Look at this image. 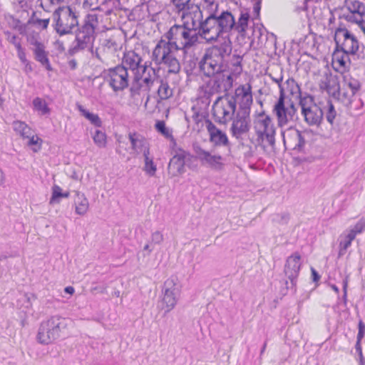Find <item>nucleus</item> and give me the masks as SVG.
I'll return each instance as SVG.
<instances>
[{
  "mask_svg": "<svg viewBox=\"0 0 365 365\" xmlns=\"http://www.w3.org/2000/svg\"><path fill=\"white\" fill-rule=\"evenodd\" d=\"M163 240V235L160 231H155L151 235V242L154 244H160Z\"/></svg>",
  "mask_w": 365,
  "mask_h": 365,
  "instance_id": "52",
  "label": "nucleus"
},
{
  "mask_svg": "<svg viewBox=\"0 0 365 365\" xmlns=\"http://www.w3.org/2000/svg\"><path fill=\"white\" fill-rule=\"evenodd\" d=\"M173 89L168 82L160 80V86L158 89V95L161 100H167L173 96Z\"/></svg>",
  "mask_w": 365,
  "mask_h": 365,
  "instance_id": "40",
  "label": "nucleus"
},
{
  "mask_svg": "<svg viewBox=\"0 0 365 365\" xmlns=\"http://www.w3.org/2000/svg\"><path fill=\"white\" fill-rule=\"evenodd\" d=\"M9 41L10 43H11L12 44H15L17 42H19L20 41L19 40L18 37L15 35H12L11 36H9Z\"/></svg>",
  "mask_w": 365,
  "mask_h": 365,
  "instance_id": "61",
  "label": "nucleus"
},
{
  "mask_svg": "<svg viewBox=\"0 0 365 365\" xmlns=\"http://www.w3.org/2000/svg\"><path fill=\"white\" fill-rule=\"evenodd\" d=\"M242 71V67L240 66V62H237V64L235 66V73L238 75L241 73Z\"/></svg>",
  "mask_w": 365,
  "mask_h": 365,
  "instance_id": "64",
  "label": "nucleus"
},
{
  "mask_svg": "<svg viewBox=\"0 0 365 365\" xmlns=\"http://www.w3.org/2000/svg\"><path fill=\"white\" fill-rule=\"evenodd\" d=\"M323 111L327 122L331 125H334L338 117V113L333 103L328 101Z\"/></svg>",
  "mask_w": 365,
  "mask_h": 365,
  "instance_id": "39",
  "label": "nucleus"
},
{
  "mask_svg": "<svg viewBox=\"0 0 365 365\" xmlns=\"http://www.w3.org/2000/svg\"><path fill=\"white\" fill-rule=\"evenodd\" d=\"M32 104L34 110L38 112L39 115H44L49 114L50 108L44 99L36 97L33 100Z\"/></svg>",
  "mask_w": 365,
  "mask_h": 365,
  "instance_id": "38",
  "label": "nucleus"
},
{
  "mask_svg": "<svg viewBox=\"0 0 365 365\" xmlns=\"http://www.w3.org/2000/svg\"><path fill=\"white\" fill-rule=\"evenodd\" d=\"M28 41L32 46L31 49L35 59L41 63L46 70L51 71L52 68L48 58V53L46 51V46L40 40L39 36L36 35L31 36L28 38Z\"/></svg>",
  "mask_w": 365,
  "mask_h": 365,
  "instance_id": "20",
  "label": "nucleus"
},
{
  "mask_svg": "<svg viewBox=\"0 0 365 365\" xmlns=\"http://www.w3.org/2000/svg\"><path fill=\"white\" fill-rule=\"evenodd\" d=\"M202 6L207 11L208 16H219V4L215 0H204Z\"/></svg>",
  "mask_w": 365,
  "mask_h": 365,
  "instance_id": "43",
  "label": "nucleus"
},
{
  "mask_svg": "<svg viewBox=\"0 0 365 365\" xmlns=\"http://www.w3.org/2000/svg\"><path fill=\"white\" fill-rule=\"evenodd\" d=\"M194 151L201 164L212 170L220 172L224 170L226 159L214 150H207L200 146H195Z\"/></svg>",
  "mask_w": 365,
  "mask_h": 365,
  "instance_id": "13",
  "label": "nucleus"
},
{
  "mask_svg": "<svg viewBox=\"0 0 365 365\" xmlns=\"http://www.w3.org/2000/svg\"><path fill=\"white\" fill-rule=\"evenodd\" d=\"M348 13L344 14L345 19L356 24L365 21V4L357 0L346 1Z\"/></svg>",
  "mask_w": 365,
  "mask_h": 365,
  "instance_id": "22",
  "label": "nucleus"
},
{
  "mask_svg": "<svg viewBox=\"0 0 365 365\" xmlns=\"http://www.w3.org/2000/svg\"><path fill=\"white\" fill-rule=\"evenodd\" d=\"M205 123L210 143L215 146L227 147L230 145L228 137L225 132L217 128L210 120H207Z\"/></svg>",
  "mask_w": 365,
  "mask_h": 365,
  "instance_id": "26",
  "label": "nucleus"
},
{
  "mask_svg": "<svg viewBox=\"0 0 365 365\" xmlns=\"http://www.w3.org/2000/svg\"><path fill=\"white\" fill-rule=\"evenodd\" d=\"M65 292L73 294L74 293V288L71 286L66 287L64 289Z\"/></svg>",
  "mask_w": 365,
  "mask_h": 365,
  "instance_id": "63",
  "label": "nucleus"
},
{
  "mask_svg": "<svg viewBox=\"0 0 365 365\" xmlns=\"http://www.w3.org/2000/svg\"><path fill=\"white\" fill-rule=\"evenodd\" d=\"M210 78L205 83L203 89L207 96H213L227 91L233 86V73L227 71L210 75Z\"/></svg>",
  "mask_w": 365,
  "mask_h": 365,
  "instance_id": "9",
  "label": "nucleus"
},
{
  "mask_svg": "<svg viewBox=\"0 0 365 365\" xmlns=\"http://www.w3.org/2000/svg\"><path fill=\"white\" fill-rule=\"evenodd\" d=\"M355 349H356V351L358 353V354H362V348H361V341H359L357 339L356 345H355Z\"/></svg>",
  "mask_w": 365,
  "mask_h": 365,
  "instance_id": "60",
  "label": "nucleus"
},
{
  "mask_svg": "<svg viewBox=\"0 0 365 365\" xmlns=\"http://www.w3.org/2000/svg\"><path fill=\"white\" fill-rule=\"evenodd\" d=\"M365 334V325L362 322L359 323V332L357 334V339L361 341Z\"/></svg>",
  "mask_w": 365,
  "mask_h": 365,
  "instance_id": "56",
  "label": "nucleus"
},
{
  "mask_svg": "<svg viewBox=\"0 0 365 365\" xmlns=\"http://www.w3.org/2000/svg\"><path fill=\"white\" fill-rule=\"evenodd\" d=\"M253 129L257 145L265 153L274 151L277 128L272 117L265 111L256 114L253 120Z\"/></svg>",
  "mask_w": 365,
  "mask_h": 365,
  "instance_id": "2",
  "label": "nucleus"
},
{
  "mask_svg": "<svg viewBox=\"0 0 365 365\" xmlns=\"http://www.w3.org/2000/svg\"><path fill=\"white\" fill-rule=\"evenodd\" d=\"M318 84L321 91H327L331 96H334L338 90L337 79L327 71L320 76Z\"/></svg>",
  "mask_w": 365,
  "mask_h": 365,
  "instance_id": "29",
  "label": "nucleus"
},
{
  "mask_svg": "<svg viewBox=\"0 0 365 365\" xmlns=\"http://www.w3.org/2000/svg\"><path fill=\"white\" fill-rule=\"evenodd\" d=\"M355 237L348 230L344 231L339 237V255L342 256L351 246Z\"/></svg>",
  "mask_w": 365,
  "mask_h": 365,
  "instance_id": "33",
  "label": "nucleus"
},
{
  "mask_svg": "<svg viewBox=\"0 0 365 365\" xmlns=\"http://www.w3.org/2000/svg\"><path fill=\"white\" fill-rule=\"evenodd\" d=\"M231 26L230 16L222 11L219 16H207L200 22L198 34L207 43L216 41L223 34H228V29Z\"/></svg>",
  "mask_w": 365,
  "mask_h": 365,
  "instance_id": "3",
  "label": "nucleus"
},
{
  "mask_svg": "<svg viewBox=\"0 0 365 365\" xmlns=\"http://www.w3.org/2000/svg\"><path fill=\"white\" fill-rule=\"evenodd\" d=\"M180 295V287L175 279L170 278L164 283L162 309L169 312L175 307Z\"/></svg>",
  "mask_w": 365,
  "mask_h": 365,
  "instance_id": "16",
  "label": "nucleus"
},
{
  "mask_svg": "<svg viewBox=\"0 0 365 365\" xmlns=\"http://www.w3.org/2000/svg\"><path fill=\"white\" fill-rule=\"evenodd\" d=\"M105 79L114 91H123L128 86V73L121 66L108 69L105 74Z\"/></svg>",
  "mask_w": 365,
  "mask_h": 365,
  "instance_id": "15",
  "label": "nucleus"
},
{
  "mask_svg": "<svg viewBox=\"0 0 365 365\" xmlns=\"http://www.w3.org/2000/svg\"><path fill=\"white\" fill-rule=\"evenodd\" d=\"M6 182V175L2 169L0 168V186L4 185Z\"/></svg>",
  "mask_w": 365,
  "mask_h": 365,
  "instance_id": "59",
  "label": "nucleus"
},
{
  "mask_svg": "<svg viewBox=\"0 0 365 365\" xmlns=\"http://www.w3.org/2000/svg\"><path fill=\"white\" fill-rule=\"evenodd\" d=\"M334 41L336 46V49L351 55L356 54L359 48L356 37L344 28L336 29Z\"/></svg>",
  "mask_w": 365,
  "mask_h": 365,
  "instance_id": "14",
  "label": "nucleus"
},
{
  "mask_svg": "<svg viewBox=\"0 0 365 365\" xmlns=\"http://www.w3.org/2000/svg\"><path fill=\"white\" fill-rule=\"evenodd\" d=\"M103 46L108 49L115 50L117 48V43L111 38H106L103 40Z\"/></svg>",
  "mask_w": 365,
  "mask_h": 365,
  "instance_id": "53",
  "label": "nucleus"
},
{
  "mask_svg": "<svg viewBox=\"0 0 365 365\" xmlns=\"http://www.w3.org/2000/svg\"><path fill=\"white\" fill-rule=\"evenodd\" d=\"M150 65V62L145 61L143 68L133 76L131 91H149L155 83L158 81L157 71Z\"/></svg>",
  "mask_w": 365,
  "mask_h": 365,
  "instance_id": "11",
  "label": "nucleus"
},
{
  "mask_svg": "<svg viewBox=\"0 0 365 365\" xmlns=\"http://www.w3.org/2000/svg\"><path fill=\"white\" fill-rule=\"evenodd\" d=\"M347 230L356 238L357 235L365 231V217H361L353 227Z\"/></svg>",
  "mask_w": 365,
  "mask_h": 365,
  "instance_id": "46",
  "label": "nucleus"
},
{
  "mask_svg": "<svg viewBox=\"0 0 365 365\" xmlns=\"http://www.w3.org/2000/svg\"><path fill=\"white\" fill-rule=\"evenodd\" d=\"M301 264V257L297 252L294 253L287 259L284 273L293 285H294L295 279L298 277Z\"/></svg>",
  "mask_w": 365,
  "mask_h": 365,
  "instance_id": "28",
  "label": "nucleus"
},
{
  "mask_svg": "<svg viewBox=\"0 0 365 365\" xmlns=\"http://www.w3.org/2000/svg\"><path fill=\"white\" fill-rule=\"evenodd\" d=\"M26 139L29 140L27 143L29 146H34V148H32V150L34 152H37L38 150H40L42 143V140L38 135H34V133H33L30 135V137L26 138Z\"/></svg>",
  "mask_w": 365,
  "mask_h": 365,
  "instance_id": "48",
  "label": "nucleus"
},
{
  "mask_svg": "<svg viewBox=\"0 0 365 365\" xmlns=\"http://www.w3.org/2000/svg\"><path fill=\"white\" fill-rule=\"evenodd\" d=\"M38 24L41 26L43 29H46L48 27V25L49 24V19H38L37 21Z\"/></svg>",
  "mask_w": 365,
  "mask_h": 365,
  "instance_id": "57",
  "label": "nucleus"
},
{
  "mask_svg": "<svg viewBox=\"0 0 365 365\" xmlns=\"http://www.w3.org/2000/svg\"><path fill=\"white\" fill-rule=\"evenodd\" d=\"M60 197H63L62 189L60 186L54 185L52 187V195L49 203L51 205L58 204L60 202Z\"/></svg>",
  "mask_w": 365,
  "mask_h": 365,
  "instance_id": "47",
  "label": "nucleus"
},
{
  "mask_svg": "<svg viewBox=\"0 0 365 365\" xmlns=\"http://www.w3.org/2000/svg\"><path fill=\"white\" fill-rule=\"evenodd\" d=\"M53 19L55 22V29L60 35L70 34L78 24V16L71 7H63L56 10L53 14Z\"/></svg>",
  "mask_w": 365,
  "mask_h": 365,
  "instance_id": "10",
  "label": "nucleus"
},
{
  "mask_svg": "<svg viewBox=\"0 0 365 365\" xmlns=\"http://www.w3.org/2000/svg\"><path fill=\"white\" fill-rule=\"evenodd\" d=\"M269 76L272 78V80L277 83L278 87L279 88V95H281V91L284 93V88L282 85V81L283 80V76L282 73L279 74L277 76H274L272 73L269 74Z\"/></svg>",
  "mask_w": 365,
  "mask_h": 365,
  "instance_id": "50",
  "label": "nucleus"
},
{
  "mask_svg": "<svg viewBox=\"0 0 365 365\" xmlns=\"http://www.w3.org/2000/svg\"><path fill=\"white\" fill-rule=\"evenodd\" d=\"M190 157V154L184 150L180 149L177 151L168 164V170L170 177L173 178L183 174L185 172V161Z\"/></svg>",
  "mask_w": 365,
  "mask_h": 365,
  "instance_id": "23",
  "label": "nucleus"
},
{
  "mask_svg": "<svg viewBox=\"0 0 365 365\" xmlns=\"http://www.w3.org/2000/svg\"><path fill=\"white\" fill-rule=\"evenodd\" d=\"M128 138L131 144V148L136 154H150L149 145L147 140L142 135L136 133H130Z\"/></svg>",
  "mask_w": 365,
  "mask_h": 365,
  "instance_id": "30",
  "label": "nucleus"
},
{
  "mask_svg": "<svg viewBox=\"0 0 365 365\" xmlns=\"http://www.w3.org/2000/svg\"><path fill=\"white\" fill-rule=\"evenodd\" d=\"M155 129L156 130L163 135L165 138L170 140L173 144L175 143V140L173 136L172 130L166 127L165 123L163 120H158L155 123Z\"/></svg>",
  "mask_w": 365,
  "mask_h": 365,
  "instance_id": "41",
  "label": "nucleus"
},
{
  "mask_svg": "<svg viewBox=\"0 0 365 365\" xmlns=\"http://www.w3.org/2000/svg\"><path fill=\"white\" fill-rule=\"evenodd\" d=\"M285 149L301 151L305 145V140L302 133L294 127L281 130Z\"/></svg>",
  "mask_w": 365,
  "mask_h": 365,
  "instance_id": "18",
  "label": "nucleus"
},
{
  "mask_svg": "<svg viewBox=\"0 0 365 365\" xmlns=\"http://www.w3.org/2000/svg\"><path fill=\"white\" fill-rule=\"evenodd\" d=\"M231 96L235 99V105L237 103L239 106L237 111L250 112L253 97L252 86L250 83L239 86Z\"/></svg>",
  "mask_w": 365,
  "mask_h": 365,
  "instance_id": "19",
  "label": "nucleus"
},
{
  "mask_svg": "<svg viewBox=\"0 0 365 365\" xmlns=\"http://www.w3.org/2000/svg\"><path fill=\"white\" fill-rule=\"evenodd\" d=\"M163 37L172 41L175 49L186 53L197 43L200 36L198 31L175 24L164 34Z\"/></svg>",
  "mask_w": 365,
  "mask_h": 365,
  "instance_id": "5",
  "label": "nucleus"
},
{
  "mask_svg": "<svg viewBox=\"0 0 365 365\" xmlns=\"http://www.w3.org/2000/svg\"><path fill=\"white\" fill-rule=\"evenodd\" d=\"M175 7L180 12L186 10L190 6L193 4L191 3V0H173Z\"/></svg>",
  "mask_w": 365,
  "mask_h": 365,
  "instance_id": "49",
  "label": "nucleus"
},
{
  "mask_svg": "<svg viewBox=\"0 0 365 365\" xmlns=\"http://www.w3.org/2000/svg\"><path fill=\"white\" fill-rule=\"evenodd\" d=\"M230 133L237 140L242 139L251 128L250 112L237 111L232 119Z\"/></svg>",
  "mask_w": 365,
  "mask_h": 365,
  "instance_id": "17",
  "label": "nucleus"
},
{
  "mask_svg": "<svg viewBox=\"0 0 365 365\" xmlns=\"http://www.w3.org/2000/svg\"><path fill=\"white\" fill-rule=\"evenodd\" d=\"M143 60L139 54L133 51H129L124 53L120 66L127 71L128 69L130 70L135 76L143 68Z\"/></svg>",
  "mask_w": 365,
  "mask_h": 365,
  "instance_id": "27",
  "label": "nucleus"
},
{
  "mask_svg": "<svg viewBox=\"0 0 365 365\" xmlns=\"http://www.w3.org/2000/svg\"><path fill=\"white\" fill-rule=\"evenodd\" d=\"M76 107L81 114L89 120L92 124L97 127L101 126L102 122L97 114L89 112L83 106L77 104Z\"/></svg>",
  "mask_w": 365,
  "mask_h": 365,
  "instance_id": "37",
  "label": "nucleus"
},
{
  "mask_svg": "<svg viewBox=\"0 0 365 365\" xmlns=\"http://www.w3.org/2000/svg\"><path fill=\"white\" fill-rule=\"evenodd\" d=\"M299 106L304 121L311 126H319L323 119L324 111L315 103L314 98L311 95L300 97Z\"/></svg>",
  "mask_w": 365,
  "mask_h": 365,
  "instance_id": "12",
  "label": "nucleus"
},
{
  "mask_svg": "<svg viewBox=\"0 0 365 365\" xmlns=\"http://www.w3.org/2000/svg\"><path fill=\"white\" fill-rule=\"evenodd\" d=\"M143 157L145 162V165L143 168L144 171L149 176L152 177L155 175L157 167L154 163L153 158L150 157V154H145L143 155Z\"/></svg>",
  "mask_w": 365,
  "mask_h": 365,
  "instance_id": "44",
  "label": "nucleus"
},
{
  "mask_svg": "<svg viewBox=\"0 0 365 365\" xmlns=\"http://www.w3.org/2000/svg\"><path fill=\"white\" fill-rule=\"evenodd\" d=\"M286 84L287 85L288 87H290L292 88L291 92L292 93L299 91L298 85L293 78H289L288 80H287Z\"/></svg>",
  "mask_w": 365,
  "mask_h": 365,
  "instance_id": "55",
  "label": "nucleus"
},
{
  "mask_svg": "<svg viewBox=\"0 0 365 365\" xmlns=\"http://www.w3.org/2000/svg\"><path fill=\"white\" fill-rule=\"evenodd\" d=\"M272 112L276 117L277 125L279 128H282L297 119V108L294 102L286 98L282 91H281V95H279L273 107Z\"/></svg>",
  "mask_w": 365,
  "mask_h": 365,
  "instance_id": "7",
  "label": "nucleus"
},
{
  "mask_svg": "<svg viewBox=\"0 0 365 365\" xmlns=\"http://www.w3.org/2000/svg\"><path fill=\"white\" fill-rule=\"evenodd\" d=\"M94 39L95 32L82 26L76 33V45L73 46V51H78L86 48H92Z\"/></svg>",
  "mask_w": 365,
  "mask_h": 365,
  "instance_id": "25",
  "label": "nucleus"
},
{
  "mask_svg": "<svg viewBox=\"0 0 365 365\" xmlns=\"http://www.w3.org/2000/svg\"><path fill=\"white\" fill-rule=\"evenodd\" d=\"M73 203L76 214L83 216L88 211L89 202L84 193L80 191H75Z\"/></svg>",
  "mask_w": 365,
  "mask_h": 365,
  "instance_id": "32",
  "label": "nucleus"
},
{
  "mask_svg": "<svg viewBox=\"0 0 365 365\" xmlns=\"http://www.w3.org/2000/svg\"><path fill=\"white\" fill-rule=\"evenodd\" d=\"M17 54H18L19 58L20 59V61L22 63H24L27 61L26 58V53H25L24 51H19L17 53Z\"/></svg>",
  "mask_w": 365,
  "mask_h": 365,
  "instance_id": "58",
  "label": "nucleus"
},
{
  "mask_svg": "<svg viewBox=\"0 0 365 365\" xmlns=\"http://www.w3.org/2000/svg\"><path fill=\"white\" fill-rule=\"evenodd\" d=\"M312 274L313 277V280L314 282H317L319 279V278H320L319 275L318 274L317 271L313 268H312Z\"/></svg>",
  "mask_w": 365,
  "mask_h": 365,
  "instance_id": "62",
  "label": "nucleus"
},
{
  "mask_svg": "<svg viewBox=\"0 0 365 365\" xmlns=\"http://www.w3.org/2000/svg\"><path fill=\"white\" fill-rule=\"evenodd\" d=\"M175 49L172 41L163 38L155 45L151 56L152 61L158 65L163 64L168 68V73H178L180 71V64L176 57Z\"/></svg>",
  "mask_w": 365,
  "mask_h": 365,
  "instance_id": "4",
  "label": "nucleus"
},
{
  "mask_svg": "<svg viewBox=\"0 0 365 365\" xmlns=\"http://www.w3.org/2000/svg\"><path fill=\"white\" fill-rule=\"evenodd\" d=\"M349 55L350 54L336 49L333 54V66L336 71L344 73L349 67Z\"/></svg>",
  "mask_w": 365,
  "mask_h": 365,
  "instance_id": "31",
  "label": "nucleus"
},
{
  "mask_svg": "<svg viewBox=\"0 0 365 365\" xmlns=\"http://www.w3.org/2000/svg\"><path fill=\"white\" fill-rule=\"evenodd\" d=\"M354 95L353 92L346 89V87L340 88L338 84V90L332 97L341 101L344 106H349L351 105Z\"/></svg>",
  "mask_w": 365,
  "mask_h": 365,
  "instance_id": "34",
  "label": "nucleus"
},
{
  "mask_svg": "<svg viewBox=\"0 0 365 365\" xmlns=\"http://www.w3.org/2000/svg\"><path fill=\"white\" fill-rule=\"evenodd\" d=\"M253 2V12L256 18L259 17L261 9L262 0H252Z\"/></svg>",
  "mask_w": 365,
  "mask_h": 365,
  "instance_id": "54",
  "label": "nucleus"
},
{
  "mask_svg": "<svg viewBox=\"0 0 365 365\" xmlns=\"http://www.w3.org/2000/svg\"><path fill=\"white\" fill-rule=\"evenodd\" d=\"M343 87H346V89L353 92L354 94L359 90L360 88V83L358 80L354 79L349 76H344V83Z\"/></svg>",
  "mask_w": 365,
  "mask_h": 365,
  "instance_id": "45",
  "label": "nucleus"
},
{
  "mask_svg": "<svg viewBox=\"0 0 365 365\" xmlns=\"http://www.w3.org/2000/svg\"><path fill=\"white\" fill-rule=\"evenodd\" d=\"M232 49V42L228 37L220 44L207 49L200 62V71L206 76L229 71L227 58Z\"/></svg>",
  "mask_w": 365,
  "mask_h": 365,
  "instance_id": "1",
  "label": "nucleus"
},
{
  "mask_svg": "<svg viewBox=\"0 0 365 365\" xmlns=\"http://www.w3.org/2000/svg\"><path fill=\"white\" fill-rule=\"evenodd\" d=\"M226 15L230 16L231 19V26L228 29V34L232 31H235L237 32L240 36H245L247 33L248 28V23L250 19V13L247 10H241L237 21L232 14L231 12L226 11Z\"/></svg>",
  "mask_w": 365,
  "mask_h": 365,
  "instance_id": "24",
  "label": "nucleus"
},
{
  "mask_svg": "<svg viewBox=\"0 0 365 365\" xmlns=\"http://www.w3.org/2000/svg\"><path fill=\"white\" fill-rule=\"evenodd\" d=\"M67 327L66 319L58 315L51 316L41 322L36 340L38 343L48 345L60 337L61 332Z\"/></svg>",
  "mask_w": 365,
  "mask_h": 365,
  "instance_id": "6",
  "label": "nucleus"
},
{
  "mask_svg": "<svg viewBox=\"0 0 365 365\" xmlns=\"http://www.w3.org/2000/svg\"><path fill=\"white\" fill-rule=\"evenodd\" d=\"M102 18V16H99L94 12L90 13L86 16L83 26L95 32L96 30L98 29L99 21Z\"/></svg>",
  "mask_w": 365,
  "mask_h": 365,
  "instance_id": "36",
  "label": "nucleus"
},
{
  "mask_svg": "<svg viewBox=\"0 0 365 365\" xmlns=\"http://www.w3.org/2000/svg\"><path fill=\"white\" fill-rule=\"evenodd\" d=\"M92 138L96 145L99 148H104L107 145V136L101 130H96L93 133Z\"/></svg>",
  "mask_w": 365,
  "mask_h": 365,
  "instance_id": "42",
  "label": "nucleus"
},
{
  "mask_svg": "<svg viewBox=\"0 0 365 365\" xmlns=\"http://www.w3.org/2000/svg\"><path fill=\"white\" fill-rule=\"evenodd\" d=\"M12 128L16 134L19 135L22 138L30 137L33 133L32 129L24 122L21 120H15L12 123Z\"/></svg>",
  "mask_w": 365,
  "mask_h": 365,
  "instance_id": "35",
  "label": "nucleus"
},
{
  "mask_svg": "<svg viewBox=\"0 0 365 365\" xmlns=\"http://www.w3.org/2000/svg\"><path fill=\"white\" fill-rule=\"evenodd\" d=\"M181 13V26L198 31L200 22L202 21V12L200 7L192 4Z\"/></svg>",
  "mask_w": 365,
  "mask_h": 365,
  "instance_id": "21",
  "label": "nucleus"
},
{
  "mask_svg": "<svg viewBox=\"0 0 365 365\" xmlns=\"http://www.w3.org/2000/svg\"><path fill=\"white\" fill-rule=\"evenodd\" d=\"M235 99L231 94L219 96L212 105V115L216 122L226 125L231 121L236 112Z\"/></svg>",
  "mask_w": 365,
  "mask_h": 365,
  "instance_id": "8",
  "label": "nucleus"
},
{
  "mask_svg": "<svg viewBox=\"0 0 365 365\" xmlns=\"http://www.w3.org/2000/svg\"><path fill=\"white\" fill-rule=\"evenodd\" d=\"M265 30L262 24H255L253 28V35L258 39H259L264 34Z\"/></svg>",
  "mask_w": 365,
  "mask_h": 365,
  "instance_id": "51",
  "label": "nucleus"
}]
</instances>
